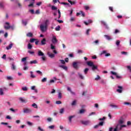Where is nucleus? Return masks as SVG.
<instances>
[{
  "instance_id": "obj_1",
  "label": "nucleus",
  "mask_w": 131,
  "mask_h": 131,
  "mask_svg": "<svg viewBox=\"0 0 131 131\" xmlns=\"http://www.w3.org/2000/svg\"><path fill=\"white\" fill-rule=\"evenodd\" d=\"M49 24H50V20L47 19L44 22V24L40 25V29L42 32H46V31L48 30V26H49Z\"/></svg>"
},
{
  "instance_id": "obj_2",
  "label": "nucleus",
  "mask_w": 131,
  "mask_h": 131,
  "mask_svg": "<svg viewBox=\"0 0 131 131\" xmlns=\"http://www.w3.org/2000/svg\"><path fill=\"white\" fill-rule=\"evenodd\" d=\"M86 64L90 67H92L93 71H95V70H98V67L97 66H95L93 61H87Z\"/></svg>"
},
{
  "instance_id": "obj_3",
  "label": "nucleus",
  "mask_w": 131,
  "mask_h": 131,
  "mask_svg": "<svg viewBox=\"0 0 131 131\" xmlns=\"http://www.w3.org/2000/svg\"><path fill=\"white\" fill-rule=\"evenodd\" d=\"M126 127V125H121L120 124H117L113 131H120V130H121V129H122V127Z\"/></svg>"
},
{
  "instance_id": "obj_4",
  "label": "nucleus",
  "mask_w": 131,
  "mask_h": 131,
  "mask_svg": "<svg viewBox=\"0 0 131 131\" xmlns=\"http://www.w3.org/2000/svg\"><path fill=\"white\" fill-rule=\"evenodd\" d=\"M81 123H82V124H83L84 125H89V124L91 123V122L90 120H86V121L82 120L81 121Z\"/></svg>"
},
{
  "instance_id": "obj_5",
  "label": "nucleus",
  "mask_w": 131,
  "mask_h": 131,
  "mask_svg": "<svg viewBox=\"0 0 131 131\" xmlns=\"http://www.w3.org/2000/svg\"><path fill=\"white\" fill-rule=\"evenodd\" d=\"M4 91H8V88L6 87H3V88H0V95L3 96L4 95Z\"/></svg>"
},
{
  "instance_id": "obj_6",
  "label": "nucleus",
  "mask_w": 131,
  "mask_h": 131,
  "mask_svg": "<svg viewBox=\"0 0 131 131\" xmlns=\"http://www.w3.org/2000/svg\"><path fill=\"white\" fill-rule=\"evenodd\" d=\"M104 54L105 57H109L111 56V54H110V53H107V51H106V50H104L101 53V55Z\"/></svg>"
},
{
  "instance_id": "obj_7",
  "label": "nucleus",
  "mask_w": 131,
  "mask_h": 131,
  "mask_svg": "<svg viewBox=\"0 0 131 131\" xmlns=\"http://www.w3.org/2000/svg\"><path fill=\"white\" fill-rule=\"evenodd\" d=\"M52 42L55 45L56 43H57V42H58V40L57 39V38L56 37V36H53V37H52Z\"/></svg>"
},
{
  "instance_id": "obj_8",
  "label": "nucleus",
  "mask_w": 131,
  "mask_h": 131,
  "mask_svg": "<svg viewBox=\"0 0 131 131\" xmlns=\"http://www.w3.org/2000/svg\"><path fill=\"white\" fill-rule=\"evenodd\" d=\"M32 110L30 108H26L24 110V113H30L32 112Z\"/></svg>"
},
{
  "instance_id": "obj_9",
  "label": "nucleus",
  "mask_w": 131,
  "mask_h": 131,
  "mask_svg": "<svg viewBox=\"0 0 131 131\" xmlns=\"http://www.w3.org/2000/svg\"><path fill=\"white\" fill-rule=\"evenodd\" d=\"M5 24H6V25H8V26H4L5 29H6V30L10 29V26H10V23L8 22H6V23H5Z\"/></svg>"
},
{
  "instance_id": "obj_10",
  "label": "nucleus",
  "mask_w": 131,
  "mask_h": 131,
  "mask_svg": "<svg viewBox=\"0 0 131 131\" xmlns=\"http://www.w3.org/2000/svg\"><path fill=\"white\" fill-rule=\"evenodd\" d=\"M44 55H45V53H43V52H42L41 50L38 51V56L39 57H42Z\"/></svg>"
},
{
  "instance_id": "obj_11",
  "label": "nucleus",
  "mask_w": 131,
  "mask_h": 131,
  "mask_svg": "<svg viewBox=\"0 0 131 131\" xmlns=\"http://www.w3.org/2000/svg\"><path fill=\"white\" fill-rule=\"evenodd\" d=\"M118 89H119L117 90V92H118V93H119L120 94H121V93H122V86H118Z\"/></svg>"
},
{
  "instance_id": "obj_12",
  "label": "nucleus",
  "mask_w": 131,
  "mask_h": 131,
  "mask_svg": "<svg viewBox=\"0 0 131 131\" xmlns=\"http://www.w3.org/2000/svg\"><path fill=\"white\" fill-rule=\"evenodd\" d=\"M47 43V39L46 38H43L41 41V46H45Z\"/></svg>"
},
{
  "instance_id": "obj_13",
  "label": "nucleus",
  "mask_w": 131,
  "mask_h": 131,
  "mask_svg": "<svg viewBox=\"0 0 131 131\" xmlns=\"http://www.w3.org/2000/svg\"><path fill=\"white\" fill-rule=\"evenodd\" d=\"M67 90L69 92H70V93H71V94H72V95H75V92H73L72 91V90H71V88H70V87H68Z\"/></svg>"
},
{
  "instance_id": "obj_14",
  "label": "nucleus",
  "mask_w": 131,
  "mask_h": 131,
  "mask_svg": "<svg viewBox=\"0 0 131 131\" xmlns=\"http://www.w3.org/2000/svg\"><path fill=\"white\" fill-rule=\"evenodd\" d=\"M73 66L75 69H77L78 68V66L77 65V62H74L73 63Z\"/></svg>"
},
{
  "instance_id": "obj_15",
  "label": "nucleus",
  "mask_w": 131,
  "mask_h": 131,
  "mask_svg": "<svg viewBox=\"0 0 131 131\" xmlns=\"http://www.w3.org/2000/svg\"><path fill=\"white\" fill-rule=\"evenodd\" d=\"M47 55L50 57V58H54L55 57V54L53 53H50V52L47 53Z\"/></svg>"
},
{
  "instance_id": "obj_16",
  "label": "nucleus",
  "mask_w": 131,
  "mask_h": 131,
  "mask_svg": "<svg viewBox=\"0 0 131 131\" xmlns=\"http://www.w3.org/2000/svg\"><path fill=\"white\" fill-rule=\"evenodd\" d=\"M19 100L20 102H21V103H26V102H27V100H26L25 99H24V98L22 97H20L19 98Z\"/></svg>"
},
{
  "instance_id": "obj_17",
  "label": "nucleus",
  "mask_w": 131,
  "mask_h": 131,
  "mask_svg": "<svg viewBox=\"0 0 131 131\" xmlns=\"http://www.w3.org/2000/svg\"><path fill=\"white\" fill-rule=\"evenodd\" d=\"M11 69L12 70H16V66H15V62H13L11 64Z\"/></svg>"
},
{
  "instance_id": "obj_18",
  "label": "nucleus",
  "mask_w": 131,
  "mask_h": 131,
  "mask_svg": "<svg viewBox=\"0 0 131 131\" xmlns=\"http://www.w3.org/2000/svg\"><path fill=\"white\" fill-rule=\"evenodd\" d=\"M74 117H75V116H71L69 117V122H70V123L72 122V118H74Z\"/></svg>"
},
{
  "instance_id": "obj_19",
  "label": "nucleus",
  "mask_w": 131,
  "mask_h": 131,
  "mask_svg": "<svg viewBox=\"0 0 131 131\" xmlns=\"http://www.w3.org/2000/svg\"><path fill=\"white\" fill-rule=\"evenodd\" d=\"M13 47V43H10L8 46L6 47V50H11L12 49V47Z\"/></svg>"
},
{
  "instance_id": "obj_20",
  "label": "nucleus",
  "mask_w": 131,
  "mask_h": 131,
  "mask_svg": "<svg viewBox=\"0 0 131 131\" xmlns=\"http://www.w3.org/2000/svg\"><path fill=\"white\" fill-rule=\"evenodd\" d=\"M104 37H105L106 39H107V40H111V39H112V38H111V36L107 35H105Z\"/></svg>"
},
{
  "instance_id": "obj_21",
  "label": "nucleus",
  "mask_w": 131,
  "mask_h": 131,
  "mask_svg": "<svg viewBox=\"0 0 131 131\" xmlns=\"http://www.w3.org/2000/svg\"><path fill=\"white\" fill-rule=\"evenodd\" d=\"M78 75L81 79H84V77L82 75V74H80V73H78Z\"/></svg>"
},
{
  "instance_id": "obj_22",
  "label": "nucleus",
  "mask_w": 131,
  "mask_h": 131,
  "mask_svg": "<svg viewBox=\"0 0 131 131\" xmlns=\"http://www.w3.org/2000/svg\"><path fill=\"white\" fill-rule=\"evenodd\" d=\"M58 3L59 4H61V5H67V6H69V3H66V2H60V1H59V0H57Z\"/></svg>"
},
{
  "instance_id": "obj_23",
  "label": "nucleus",
  "mask_w": 131,
  "mask_h": 131,
  "mask_svg": "<svg viewBox=\"0 0 131 131\" xmlns=\"http://www.w3.org/2000/svg\"><path fill=\"white\" fill-rule=\"evenodd\" d=\"M27 36H28V37H32L33 36V34L31 32L28 33L27 34Z\"/></svg>"
},
{
  "instance_id": "obj_24",
  "label": "nucleus",
  "mask_w": 131,
  "mask_h": 131,
  "mask_svg": "<svg viewBox=\"0 0 131 131\" xmlns=\"http://www.w3.org/2000/svg\"><path fill=\"white\" fill-rule=\"evenodd\" d=\"M101 24H103V25H104V26H105V27H106V28H108V25H107L106 22L102 20L101 21Z\"/></svg>"
},
{
  "instance_id": "obj_25",
  "label": "nucleus",
  "mask_w": 131,
  "mask_h": 131,
  "mask_svg": "<svg viewBox=\"0 0 131 131\" xmlns=\"http://www.w3.org/2000/svg\"><path fill=\"white\" fill-rule=\"evenodd\" d=\"M59 67H60V68H62L63 69H64V70H67L68 69L67 67L63 65H60L59 66Z\"/></svg>"
},
{
  "instance_id": "obj_26",
  "label": "nucleus",
  "mask_w": 131,
  "mask_h": 131,
  "mask_svg": "<svg viewBox=\"0 0 131 131\" xmlns=\"http://www.w3.org/2000/svg\"><path fill=\"white\" fill-rule=\"evenodd\" d=\"M30 64H37V60H32L30 62Z\"/></svg>"
},
{
  "instance_id": "obj_27",
  "label": "nucleus",
  "mask_w": 131,
  "mask_h": 131,
  "mask_svg": "<svg viewBox=\"0 0 131 131\" xmlns=\"http://www.w3.org/2000/svg\"><path fill=\"white\" fill-rule=\"evenodd\" d=\"M68 2L69 3H70V4H71V5H75V4L76 3V2H75L74 1L72 2L70 0H68Z\"/></svg>"
},
{
  "instance_id": "obj_28",
  "label": "nucleus",
  "mask_w": 131,
  "mask_h": 131,
  "mask_svg": "<svg viewBox=\"0 0 131 131\" xmlns=\"http://www.w3.org/2000/svg\"><path fill=\"white\" fill-rule=\"evenodd\" d=\"M31 73V77L32 78H35V77H36V76L34 75H33V72H30Z\"/></svg>"
},
{
  "instance_id": "obj_29",
  "label": "nucleus",
  "mask_w": 131,
  "mask_h": 131,
  "mask_svg": "<svg viewBox=\"0 0 131 131\" xmlns=\"http://www.w3.org/2000/svg\"><path fill=\"white\" fill-rule=\"evenodd\" d=\"M28 49L29 50H31V49H32V45H31V44H30V43H29L28 45Z\"/></svg>"
},
{
  "instance_id": "obj_30",
  "label": "nucleus",
  "mask_w": 131,
  "mask_h": 131,
  "mask_svg": "<svg viewBox=\"0 0 131 131\" xmlns=\"http://www.w3.org/2000/svg\"><path fill=\"white\" fill-rule=\"evenodd\" d=\"M61 28V27L60 26H58L55 28L56 31H60V29Z\"/></svg>"
},
{
  "instance_id": "obj_31",
  "label": "nucleus",
  "mask_w": 131,
  "mask_h": 131,
  "mask_svg": "<svg viewBox=\"0 0 131 131\" xmlns=\"http://www.w3.org/2000/svg\"><path fill=\"white\" fill-rule=\"evenodd\" d=\"M51 9L53 11H55L56 10H58V8L54 6H52Z\"/></svg>"
},
{
  "instance_id": "obj_32",
  "label": "nucleus",
  "mask_w": 131,
  "mask_h": 131,
  "mask_svg": "<svg viewBox=\"0 0 131 131\" xmlns=\"http://www.w3.org/2000/svg\"><path fill=\"white\" fill-rule=\"evenodd\" d=\"M123 123H124V121L123 120H120L118 124H123Z\"/></svg>"
},
{
  "instance_id": "obj_33",
  "label": "nucleus",
  "mask_w": 131,
  "mask_h": 131,
  "mask_svg": "<svg viewBox=\"0 0 131 131\" xmlns=\"http://www.w3.org/2000/svg\"><path fill=\"white\" fill-rule=\"evenodd\" d=\"M32 107H34V108H35L36 109H37V108H38V107L37 106V105L36 103H33L32 105Z\"/></svg>"
},
{
  "instance_id": "obj_34",
  "label": "nucleus",
  "mask_w": 131,
  "mask_h": 131,
  "mask_svg": "<svg viewBox=\"0 0 131 131\" xmlns=\"http://www.w3.org/2000/svg\"><path fill=\"white\" fill-rule=\"evenodd\" d=\"M88 72H89V69L86 68L84 70V74H88Z\"/></svg>"
},
{
  "instance_id": "obj_35",
  "label": "nucleus",
  "mask_w": 131,
  "mask_h": 131,
  "mask_svg": "<svg viewBox=\"0 0 131 131\" xmlns=\"http://www.w3.org/2000/svg\"><path fill=\"white\" fill-rule=\"evenodd\" d=\"M85 111L84 110L81 109V110H80L79 111V114H82L84 113V112H85Z\"/></svg>"
},
{
  "instance_id": "obj_36",
  "label": "nucleus",
  "mask_w": 131,
  "mask_h": 131,
  "mask_svg": "<svg viewBox=\"0 0 131 131\" xmlns=\"http://www.w3.org/2000/svg\"><path fill=\"white\" fill-rule=\"evenodd\" d=\"M91 31V29H89L86 31V35H90V32Z\"/></svg>"
},
{
  "instance_id": "obj_37",
  "label": "nucleus",
  "mask_w": 131,
  "mask_h": 131,
  "mask_svg": "<svg viewBox=\"0 0 131 131\" xmlns=\"http://www.w3.org/2000/svg\"><path fill=\"white\" fill-rule=\"evenodd\" d=\"M126 68H127L128 70H129V72L130 73H131V67L130 66H126Z\"/></svg>"
},
{
  "instance_id": "obj_38",
  "label": "nucleus",
  "mask_w": 131,
  "mask_h": 131,
  "mask_svg": "<svg viewBox=\"0 0 131 131\" xmlns=\"http://www.w3.org/2000/svg\"><path fill=\"white\" fill-rule=\"evenodd\" d=\"M111 74L113 75H115L116 76L117 75V73L116 72H113V71H111Z\"/></svg>"
},
{
  "instance_id": "obj_39",
  "label": "nucleus",
  "mask_w": 131,
  "mask_h": 131,
  "mask_svg": "<svg viewBox=\"0 0 131 131\" xmlns=\"http://www.w3.org/2000/svg\"><path fill=\"white\" fill-rule=\"evenodd\" d=\"M72 106H74L76 105V100H74L73 101V102L71 104Z\"/></svg>"
},
{
  "instance_id": "obj_40",
  "label": "nucleus",
  "mask_w": 131,
  "mask_h": 131,
  "mask_svg": "<svg viewBox=\"0 0 131 131\" xmlns=\"http://www.w3.org/2000/svg\"><path fill=\"white\" fill-rule=\"evenodd\" d=\"M84 8L86 11H88V10H90V7H89V6H84Z\"/></svg>"
},
{
  "instance_id": "obj_41",
  "label": "nucleus",
  "mask_w": 131,
  "mask_h": 131,
  "mask_svg": "<svg viewBox=\"0 0 131 131\" xmlns=\"http://www.w3.org/2000/svg\"><path fill=\"white\" fill-rule=\"evenodd\" d=\"M98 125H99V126H103L104 125V122H99V123L98 124Z\"/></svg>"
},
{
  "instance_id": "obj_42",
  "label": "nucleus",
  "mask_w": 131,
  "mask_h": 131,
  "mask_svg": "<svg viewBox=\"0 0 131 131\" xmlns=\"http://www.w3.org/2000/svg\"><path fill=\"white\" fill-rule=\"evenodd\" d=\"M59 113H60V114H63V113H64V108H62L60 110Z\"/></svg>"
},
{
  "instance_id": "obj_43",
  "label": "nucleus",
  "mask_w": 131,
  "mask_h": 131,
  "mask_svg": "<svg viewBox=\"0 0 131 131\" xmlns=\"http://www.w3.org/2000/svg\"><path fill=\"white\" fill-rule=\"evenodd\" d=\"M58 98H59V99L62 98V93H61V92H59L58 93Z\"/></svg>"
},
{
  "instance_id": "obj_44",
  "label": "nucleus",
  "mask_w": 131,
  "mask_h": 131,
  "mask_svg": "<svg viewBox=\"0 0 131 131\" xmlns=\"http://www.w3.org/2000/svg\"><path fill=\"white\" fill-rule=\"evenodd\" d=\"M51 50H55L56 49V47L53 45V44L51 45Z\"/></svg>"
},
{
  "instance_id": "obj_45",
  "label": "nucleus",
  "mask_w": 131,
  "mask_h": 131,
  "mask_svg": "<svg viewBox=\"0 0 131 131\" xmlns=\"http://www.w3.org/2000/svg\"><path fill=\"white\" fill-rule=\"evenodd\" d=\"M38 130L45 131V130L41 128V127H40V126L38 127Z\"/></svg>"
},
{
  "instance_id": "obj_46",
  "label": "nucleus",
  "mask_w": 131,
  "mask_h": 131,
  "mask_svg": "<svg viewBox=\"0 0 131 131\" xmlns=\"http://www.w3.org/2000/svg\"><path fill=\"white\" fill-rule=\"evenodd\" d=\"M70 21L71 22H73V21H75V17H71Z\"/></svg>"
},
{
  "instance_id": "obj_47",
  "label": "nucleus",
  "mask_w": 131,
  "mask_h": 131,
  "mask_svg": "<svg viewBox=\"0 0 131 131\" xmlns=\"http://www.w3.org/2000/svg\"><path fill=\"white\" fill-rule=\"evenodd\" d=\"M56 104L57 105H60V104H62V102L61 101H56Z\"/></svg>"
},
{
  "instance_id": "obj_48",
  "label": "nucleus",
  "mask_w": 131,
  "mask_h": 131,
  "mask_svg": "<svg viewBox=\"0 0 131 131\" xmlns=\"http://www.w3.org/2000/svg\"><path fill=\"white\" fill-rule=\"evenodd\" d=\"M110 106L111 107H113L114 108H118V106L116 105L111 104Z\"/></svg>"
},
{
  "instance_id": "obj_49",
  "label": "nucleus",
  "mask_w": 131,
  "mask_h": 131,
  "mask_svg": "<svg viewBox=\"0 0 131 131\" xmlns=\"http://www.w3.org/2000/svg\"><path fill=\"white\" fill-rule=\"evenodd\" d=\"M36 72L38 73V74H40V75H42V72L40 71H36Z\"/></svg>"
},
{
  "instance_id": "obj_50",
  "label": "nucleus",
  "mask_w": 131,
  "mask_h": 131,
  "mask_svg": "<svg viewBox=\"0 0 131 131\" xmlns=\"http://www.w3.org/2000/svg\"><path fill=\"white\" fill-rule=\"evenodd\" d=\"M34 40H36V39L35 38L30 39V42H34Z\"/></svg>"
},
{
  "instance_id": "obj_51",
  "label": "nucleus",
  "mask_w": 131,
  "mask_h": 131,
  "mask_svg": "<svg viewBox=\"0 0 131 131\" xmlns=\"http://www.w3.org/2000/svg\"><path fill=\"white\" fill-rule=\"evenodd\" d=\"M119 32L120 31L118 30V29H116L114 33H115V34H117V33H119Z\"/></svg>"
},
{
  "instance_id": "obj_52",
  "label": "nucleus",
  "mask_w": 131,
  "mask_h": 131,
  "mask_svg": "<svg viewBox=\"0 0 131 131\" xmlns=\"http://www.w3.org/2000/svg\"><path fill=\"white\" fill-rule=\"evenodd\" d=\"M26 60H27V57H24L21 59V61L25 62V61H26Z\"/></svg>"
},
{
  "instance_id": "obj_53",
  "label": "nucleus",
  "mask_w": 131,
  "mask_h": 131,
  "mask_svg": "<svg viewBox=\"0 0 131 131\" xmlns=\"http://www.w3.org/2000/svg\"><path fill=\"white\" fill-rule=\"evenodd\" d=\"M49 128H50V129H54V128H55V126L54 125L49 126Z\"/></svg>"
},
{
  "instance_id": "obj_54",
  "label": "nucleus",
  "mask_w": 131,
  "mask_h": 131,
  "mask_svg": "<svg viewBox=\"0 0 131 131\" xmlns=\"http://www.w3.org/2000/svg\"><path fill=\"white\" fill-rule=\"evenodd\" d=\"M41 59H42V61H46L47 58H46V56L44 55L41 57Z\"/></svg>"
},
{
  "instance_id": "obj_55",
  "label": "nucleus",
  "mask_w": 131,
  "mask_h": 131,
  "mask_svg": "<svg viewBox=\"0 0 131 131\" xmlns=\"http://www.w3.org/2000/svg\"><path fill=\"white\" fill-rule=\"evenodd\" d=\"M22 90H23V91L26 92L28 90L27 87H26V86L23 87L22 88Z\"/></svg>"
},
{
  "instance_id": "obj_56",
  "label": "nucleus",
  "mask_w": 131,
  "mask_h": 131,
  "mask_svg": "<svg viewBox=\"0 0 131 131\" xmlns=\"http://www.w3.org/2000/svg\"><path fill=\"white\" fill-rule=\"evenodd\" d=\"M97 77L95 79V80H99V79H101V77H100V76L97 75Z\"/></svg>"
},
{
  "instance_id": "obj_57",
  "label": "nucleus",
  "mask_w": 131,
  "mask_h": 131,
  "mask_svg": "<svg viewBox=\"0 0 131 131\" xmlns=\"http://www.w3.org/2000/svg\"><path fill=\"white\" fill-rule=\"evenodd\" d=\"M81 14L82 15V17H85V14L82 11H81Z\"/></svg>"
},
{
  "instance_id": "obj_58",
  "label": "nucleus",
  "mask_w": 131,
  "mask_h": 131,
  "mask_svg": "<svg viewBox=\"0 0 131 131\" xmlns=\"http://www.w3.org/2000/svg\"><path fill=\"white\" fill-rule=\"evenodd\" d=\"M2 59H4V60H6V59H7V55L4 54L2 56Z\"/></svg>"
},
{
  "instance_id": "obj_59",
  "label": "nucleus",
  "mask_w": 131,
  "mask_h": 131,
  "mask_svg": "<svg viewBox=\"0 0 131 131\" xmlns=\"http://www.w3.org/2000/svg\"><path fill=\"white\" fill-rule=\"evenodd\" d=\"M46 81H47V78H43L41 80V82H46Z\"/></svg>"
},
{
  "instance_id": "obj_60",
  "label": "nucleus",
  "mask_w": 131,
  "mask_h": 131,
  "mask_svg": "<svg viewBox=\"0 0 131 131\" xmlns=\"http://www.w3.org/2000/svg\"><path fill=\"white\" fill-rule=\"evenodd\" d=\"M28 53H29V54H30L31 55H33V54H34V51H28Z\"/></svg>"
},
{
  "instance_id": "obj_61",
  "label": "nucleus",
  "mask_w": 131,
  "mask_h": 131,
  "mask_svg": "<svg viewBox=\"0 0 131 131\" xmlns=\"http://www.w3.org/2000/svg\"><path fill=\"white\" fill-rule=\"evenodd\" d=\"M59 61L61 62V64H65V60L60 59Z\"/></svg>"
},
{
  "instance_id": "obj_62",
  "label": "nucleus",
  "mask_w": 131,
  "mask_h": 131,
  "mask_svg": "<svg viewBox=\"0 0 131 131\" xmlns=\"http://www.w3.org/2000/svg\"><path fill=\"white\" fill-rule=\"evenodd\" d=\"M116 45H117V46H119V45H120V41L119 40H117V41H116Z\"/></svg>"
},
{
  "instance_id": "obj_63",
  "label": "nucleus",
  "mask_w": 131,
  "mask_h": 131,
  "mask_svg": "<svg viewBox=\"0 0 131 131\" xmlns=\"http://www.w3.org/2000/svg\"><path fill=\"white\" fill-rule=\"evenodd\" d=\"M41 2H38L36 4V6H38V7H39V6L41 5Z\"/></svg>"
},
{
  "instance_id": "obj_64",
  "label": "nucleus",
  "mask_w": 131,
  "mask_h": 131,
  "mask_svg": "<svg viewBox=\"0 0 131 131\" xmlns=\"http://www.w3.org/2000/svg\"><path fill=\"white\" fill-rule=\"evenodd\" d=\"M109 10L111 11V12H114L113 7H109Z\"/></svg>"
}]
</instances>
